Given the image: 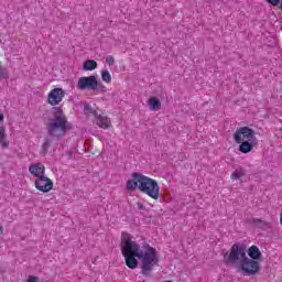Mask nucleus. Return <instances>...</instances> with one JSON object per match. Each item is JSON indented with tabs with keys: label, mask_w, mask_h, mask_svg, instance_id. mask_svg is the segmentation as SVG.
<instances>
[{
	"label": "nucleus",
	"mask_w": 282,
	"mask_h": 282,
	"mask_svg": "<svg viewBox=\"0 0 282 282\" xmlns=\"http://www.w3.org/2000/svg\"><path fill=\"white\" fill-rule=\"evenodd\" d=\"M246 175V172L242 169L236 170L231 173L232 180H241Z\"/></svg>",
	"instance_id": "nucleus-18"
},
{
	"label": "nucleus",
	"mask_w": 282,
	"mask_h": 282,
	"mask_svg": "<svg viewBox=\"0 0 282 282\" xmlns=\"http://www.w3.org/2000/svg\"><path fill=\"white\" fill-rule=\"evenodd\" d=\"M85 112L94 116L95 123L97 127H99V129H111V119L107 115L98 113V110L91 109V106L89 105L85 106Z\"/></svg>",
	"instance_id": "nucleus-7"
},
{
	"label": "nucleus",
	"mask_w": 282,
	"mask_h": 282,
	"mask_svg": "<svg viewBox=\"0 0 282 282\" xmlns=\"http://www.w3.org/2000/svg\"><path fill=\"white\" fill-rule=\"evenodd\" d=\"M126 188L129 193H133L137 188L143 195L158 202L160 199V184L155 178H151L142 173H133L132 178L126 182Z\"/></svg>",
	"instance_id": "nucleus-2"
},
{
	"label": "nucleus",
	"mask_w": 282,
	"mask_h": 282,
	"mask_svg": "<svg viewBox=\"0 0 282 282\" xmlns=\"http://www.w3.org/2000/svg\"><path fill=\"white\" fill-rule=\"evenodd\" d=\"M268 3H270L271 6L276 7V6H279L280 0H269Z\"/></svg>",
	"instance_id": "nucleus-22"
},
{
	"label": "nucleus",
	"mask_w": 282,
	"mask_h": 282,
	"mask_svg": "<svg viewBox=\"0 0 282 282\" xmlns=\"http://www.w3.org/2000/svg\"><path fill=\"white\" fill-rule=\"evenodd\" d=\"M237 270L243 276H256V274L261 272V263L257 260L245 257L243 260L238 262Z\"/></svg>",
	"instance_id": "nucleus-5"
},
{
	"label": "nucleus",
	"mask_w": 282,
	"mask_h": 282,
	"mask_svg": "<svg viewBox=\"0 0 282 282\" xmlns=\"http://www.w3.org/2000/svg\"><path fill=\"white\" fill-rule=\"evenodd\" d=\"M1 235H3V227L2 226H0V237H1Z\"/></svg>",
	"instance_id": "nucleus-27"
},
{
	"label": "nucleus",
	"mask_w": 282,
	"mask_h": 282,
	"mask_svg": "<svg viewBox=\"0 0 282 282\" xmlns=\"http://www.w3.org/2000/svg\"><path fill=\"white\" fill-rule=\"evenodd\" d=\"M280 10L282 11V1H281V3H280Z\"/></svg>",
	"instance_id": "nucleus-28"
},
{
	"label": "nucleus",
	"mask_w": 282,
	"mask_h": 282,
	"mask_svg": "<svg viewBox=\"0 0 282 282\" xmlns=\"http://www.w3.org/2000/svg\"><path fill=\"white\" fill-rule=\"evenodd\" d=\"M96 91H99V94H107V86H105L101 83H98L97 80Z\"/></svg>",
	"instance_id": "nucleus-19"
},
{
	"label": "nucleus",
	"mask_w": 282,
	"mask_h": 282,
	"mask_svg": "<svg viewBox=\"0 0 282 282\" xmlns=\"http://www.w3.org/2000/svg\"><path fill=\"white\" fill-rule=\"evenodd\" d=\"M106 63L110 66L113 65V63H116V58H113V55L106 56Z\"/></svg>",
	"instance_id": "nucleus-20"
},
{
	"label": "nucleus",
	"mask_w": 282,
	"mask_h": 282,
	"mask_svg": "<svg viewBox=\"0 0 282 282\" xmlns=\"http://www.w3.org/2000/svg\"><path fill=\"white\" fill-rule=\"evenodd\" d=\"M54 118L48 119L46 124V131L50 138H56V140H61V138H65L67 131L72 129V123L67 120V116L63 112L61 108H53Z\"/></svg>",
	"instance_id": "nucleus-3"
},
{
	"label": "nucleus",
	"mask_w": 282,
	"mask_h": 282,
	"mask_svg": "<svg viewBox=\"0 0 282 282\" xmlns=\"http://www.w3.org/2000/svg\"><path fill=\"white\" fill-rule=\"evenodd\" d=\"M98 67V63L94 59L85 61L83 64L84 72H94Z\"/></svg>",
	"instance_id": "nucleus-15"
},
{
	"label": "nucleus",
	"mask_w": 282,
	"mask_h": 282,
	"mask_svg": "<svg viewBox=\"0 0 282 282\" xmlns=\"http://www.w3.org/2000/svg\"><path fill=\"white\" fill-rule=\"evenodd\" d=\"M65 99V91L63 88H53L47 94L46 102L51 107H58Z\"/></svg>",
	"instance_id": "nucleus-9"
},
{
	"label": "nucleus",
	"mask_w": 282,
	"mask_h": 282,
	"mask_svg": "<svg viewBox=\"0 0 282 282\" xmlns=\"http://www.w3.org/2000/svg\"><path fill=\"white\" fill-rule=\"evenodd\" d=\"M43 149H50V143H48V142H45V143L43 144Z\"/></svg>",
	"instance_id": "nucleus-25"
},
{
	"label": "nucleus",
	"mask_w": 282,
	"mask_h": 282,
	"mask_svg": "<svg viewBox=\"0 0 282 282\" xmlns=\"http://www.w3.org/2000/svg\"><path fill=\"white\" fill-rule=\"evenodd\" d=\"M29 173H31L35 180L43 177L45 175V165L41 162L31 163L29 166Z\"/></svg>",
	"instance_id": "nucleus-11"
},
{
	"label": "nucleus",
	"mask_w": 282,
	"mask_h": 282,
	"mask_svg": "<svg viewBox=\"0 0 282 282\" xmlns=\"http://www.w3.org/2000/svg\"><path fill=\"white\" fill-rule=\"evenodd\" d=\"M253 224H256V226H268V223H265L259 218L253 219Z\"/></svg>",
	"instance_id": "nucleus-21"
},
{
	"label": "nucleus",
	"mask_w": 282,
	"mask_h": 282,
	"mask_svg": "<svg viewBox=\"0 0 282 282\" xmlns=\"http://www.w3.org/2000/svg\"><path fill=\"white\" fill-rule=\"evenodd\" d=\"M98 86V77L96 75L79 77L77 80V89L79 91H96Z\"/></svg>",
	"instance_id": "nucleus-8"
},
{
	"label": "nucleus",
	"mask_w": 282,
	"mask_h": 282,
	"mask_svg": "<svg viewBox=\"0 0 282 282\" xmlns=\"http://www.w3.org/2000/svg\"><path fill=\"white\" fill-rule=\"evenodd\" d=\"M10 78V73L8 68L0 65V80H8Z\"/></svg>",
	"instance_id": "nucleus-16"
},
{
	"label": "nucleus",
	"mask_w": 282,
	"mask_h": 282,
	"mask_svg": "<svg viewBox=\"0 0 282 282\" xmlns=\"http://www.w3.org/2000/svg\"><path fill=\"white\" fill-rule=\"evenodd\" d=\"M28 282H39V278L34 276V275H31V276H29Z\"/></svg>",
	"instance_id": "nucleus-23"
},
{
	"label": "nucleus",
	"mask_w": 282,
	"mask_h": 282,
	"mask_svg": "<svg viewBox=\"0 0 282 282\" xmlns=\"http://www.w3.org/2000/svg\"><path fill=\"white\" fill-rule=\"evenodd\" d=\"M3 120H4V116L2 112H0V122H3Z\"/></svg>",
	"instance_id": "nucleus-26"
},
{
	"label": "nucleus",
	"mask_w": 282,
	"mask_h": 282,
	"mask_svg": "<svg viewBox=\"0 0 282 282\" xmlns=\"http://www.w3.org/2000/svg\"><path fill=\"white\" fill-rule=\"evenodd\" d=\"M246 257V247L237 243L231 246L230 251L224 253L225 263H237V261L243 260Z\"/></svg>",
	"instance_id": "nucleus-6"
},
{
	"label": "nucleus",
	"mask_w": 282,
	"mask_h": 282,
	"mask_svg": "<svg viewBox=\"0 0 282 282\" xmlns=\"http://www.w3.org/2000/svg\"><path fill=\"white\" fill-rule=\"evenodd\" d=\"M138 208H139V210H144V204L138 203Z\"/></svg>",
	"instance_id": "nucleus-24"
},
{
	"label": "nucleus",
	"mask_w": 282,
	"mask_h": 282,
	"mask_svg": "<svg viewBox=\"0 0 282 282\" xmlns=\"http://www.w3.org/2000/svg\"><path fill=\"white\" fill-rule=\"evenodd\" d=\"M10 141H8V133L6 132V127H0V149H9Z\"/></svg>",
	"instance_id": "nucleus-13"
},
{
	"label": "nucleus",
	"mask_w": 282,
	"mask_h": 282,
	"mask_svg": "<svg viewBox=\"0 0 282 282\" xmlns=\"http://www.w3.org/2000/svg\"><path fill=\"white\" fill-rule=\"evenodd\" d=\"M101 80L109 85L111 83V73H109L107 69L101 72Z\"/></svg>",
	"instance_id": "nucleus-17"
},
{
	"label": "nucleus",
	"mask_w": 282,
	"mask_h": 282,
	"mask_svg": "<svg viewBox=\"0 0 282 282\" xmlns=\"http://www.w3.org/2000/svg\"><path fill=\"white\" fill-rule=\"evenodd\" d=\"M121 254L126 261L127 268L135 270L138 268V260L140 261V270L143 276H151L153 268L160 263V256L158 250L150 245H144L142 248L131 235L127 232L121 234Z\"/></svg>",
	"instance_id": "nucleus-1"
},
{
	"label": "nucleus",
	"mask_w": 282,
	"mask_h": 282,
	"mask_svg": "<svg viewBox=\"0 0 282 282\" xmlns=\"http://www.w3.org/2000/svg\"><path fill=\"white\" fill-rule=\"evenodd\" d=\"M247 254L252 261H261V250H259V247L257 246H251L248 249Z\"/></svg>",
	"instance_id": "nucleus-12"
},
{
	"label": "nucleus",
	"mask_w": 282,
	"mask_h": 282,
	"mask_svg": "<svg viewBox=\"0 0 282 282\" xmlns=\"http://www.w3.org/2000/svg\"><path fill=\"white\" fill-rule=\"evenodd\" d=\"M148 105L152 111H159V109L162 107L160 99L155 97H150L148 100Z\"/></svg>",
	"instance_id": "nucleus-14"
},
{
	"label": "nucleus",
	"mask_w": 282,
	"mask_h": 282,
	"mask_svg": "<svg viewBox=\"0 0 282 282\" xmlns=\"http://www.w3.org/2000/svg\"><path fill=\"white\" fill-rule=\"evenodd\" d=\"M234 142L239 144L238 151L243 154L252 153V149L257 147V132L254 129L243 126L234 132Z\"/></svg>",
	"instance_id": "nucleus-4"
},
{
	"label": "nucleus",
	"mask_w": 282,
	"mask_h": 282,
	"mask_svg": "<svg viewBox=\"0 0 282 282\" xmlns=\"http://www.w3.org/2000/svg\"><path fill=\"white\" fill-rule=\"evenodd\" d=\"M34 186L40 193H50L54 188V181L46 175L35 178Z\"/></svg>",
	"instance_id": "nucleus-10"
}]
</instances>
